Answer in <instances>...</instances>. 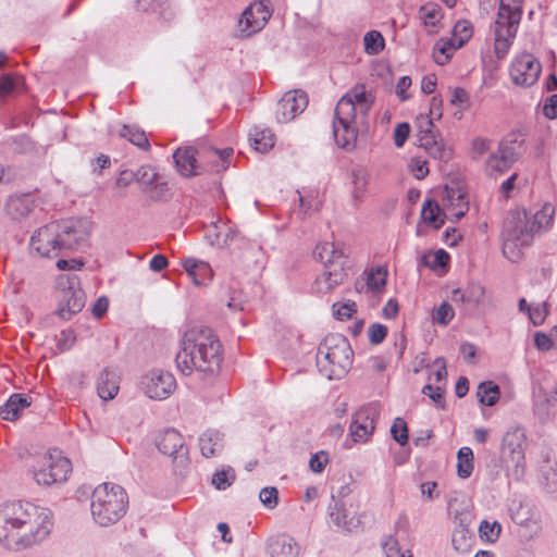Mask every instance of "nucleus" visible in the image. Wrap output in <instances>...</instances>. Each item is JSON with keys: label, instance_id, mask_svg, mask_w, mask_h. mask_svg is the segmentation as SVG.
Segmentation results:
<instances>
[{"label": "nucleus", "instance_id": "8fccbe9b", "mask_svg": "<svg viewBox=\"0 0 557 557\" xmlns=\"http://www.w3.org/2000/svg\"><path fill=\"white\" fill-rule=\"evenodd\" d=\"M502 525L497 521L483 520L479 527L480 537L486 542L494 543L498 540Z\"/></svg>", "mask_w": 557, "mask_h": 557}, {"label": "nucleus", "instance_id": "9d476101", "mask_svg": "<svg viewBox=\"0 0 557 557\" xmlns=\"http://www.w3.org/2000/svg\"><path fill=\"white\" fill-rule=\"evenodd\" d=\"M541 72V62L530 52L517 53L508 67L511 83L520 88L533 86L539 81Z\"/></svg>", "mask_w": 557, "mask_h": 557}, {"label": "nucleus", "instance_id": "423d86ee", "mask_svg": "<svg viewBox=\"0 0 557 557\" xmlns=\"http://www.w3.org/2000/svg\"><path fill=\"white\" fill-rule=\"evenodd\" d=\"M128 495L119 484L104 482L97 485L90 496V515L100 527L117 523L127 512Z\"/></svg>", "mask_w": 557, "mask_h": 557}, {"label": "nucleus", "instance_id": "4468645a", "mask_svg": "<svg viewBox=\"0 0 557 557\" xmlns=\"http://www.w3.org/2000/svg\"><path fill=\"white\" fill-rule=\"evenodd\" d=\"M525 432L519 426L509 429L502 440V457L506 462H511L517 468L522 466L525 449Z\"/></svg>", "mask_w": 557, "mask_h": 557}, {"label": "nucleus", "instance_id": "49530a36", "mask_svg": "<svg viewBox=\"0 0 557 557\" xmlns=\"http://www.w3.org/2000/svg\"><path fill=\"white\" fill-rule=\"evenodd\" d=\"M135 178L136 182L151 189L158 185L159 173L151 165H141L135 172Z\"/></svg>", "mask_w": 557, "mask_h": 557}, {"label": "nucleus", "instance_id": "393cba45", "mask_svg": "<svg viewBox=\"0 0 557 557\" xmlns=\"http://www.w3.org/2000/svg\"><path fill=\"white\" fill-rule=\"evenodd\" d=\"M419 14L429 34H437L440 32L443 26V13L437 4L425 3L420 8Z\"/></svg>", "mask_w": 557, "mask_h": 557}, {"label": "nucleus", "instance_id": "864d4df0", "mask_svg": "<svg viewBox=\"0 0 557 557\" xmlns=\"http://www.w3.org/2000/svg\"><path fill=\"white\" fill-rule=\"evenodd\" d=\"M356 311L357 305L355 301L351 300L333 305V313L335 318L342 321L351 318Z\"/></svg>", "mask_w": 557, "mask_h": 557}, {"label": "nucleus", "instance_id": "c03bdc74", "mask_svg": "<svg viewBox=\"0 0 557 557\" xmlns=\"http://www.w3.org/2000/svg\"><path fill=\"white\" fill-rule=\"evenodd\" d=\"M473 36V25L468 20L458 21L453 29L451 39L456 42V46L461 48L468 42Z\"/></svg>", "mask_w": 557, "mask_h": 557}, {"label": "nucleus", "instance_id": "603ef678", "mask_svg": "<svg viewBox=\"0 0 557 557\" xmlns=\"http://www.w3.org/2000/svg\"><path fill=\"white\" fill-rule=\"evenodd\" d=\"M492 140L486 137H474L470 143V156L480 159L491 150Z\"/></svg>", "mask_w": 557, "mask_h": 557}, {"label": "nucleus", "instance_id": "5701e85b", "mask_svg": "<svg viewBox=\"0 0 557 557\" xmlns=\"http://www.w3.org/2000/svg\"><path fill=\"white\" fill-rule=\"evenodd\" d=\"M196 151L191 147L177 148L173 153V159L178 173L185 177L197 174Z\"/></svg>", "mask_w": 557, "mask_h": 557}, {"label": "nucleus", "instance_id": "6e6552de", "mask_svg": "<svg viewBox=\"0 0 557 557\" xmlns=\"http://www.w3.org/2000/svg\"><path fill=\"white\" fill-rule=\"evenodd\" d=\"M522 15V0H500L493 26V50L498 60L505 59L516 38Z\"/></svg>", "mask_w": 557, "mask_h": 557}, {"label": "nucleus", "instance_id": "cd10ccee", "mask_svg": "<svg viewBox=\"0 0 557 557\" xmlns=\"http://www.w3.org/2000/svg\"><path fill=\"white\" fill-rule=\"evenodd\" d=\"M300 548L293 537L283 535L270 544L271 557H298Z\"/></svg>", "mask_w": 557, "mask_h": 557}, {"label": "nucleus", "instance_id": "de8ad7c7", "mask_svg": "<svg viewBox=\"0 0 557 557\" xmlns=\"http://www.w3.org/2000/svg\"><path fill=\"white\" fill-rule=\"evenodd\" d=\"M387 280V270L382 267L371 269L367 274V285L373 292H381Z\"/></svg>", "mask_w": 557, "mask_h": 557}, {"label": "nucleus", "instance_id": "4be33fe9", "mask_svg": "<svg viewBox=\"0 0 557 557\" xmlns=\"http://www.w3.org/2000/svg\"><path fill=\"white\" fill-rule=\"evenodd\" d=\"M120 389L119 376L111 369H103L97 379V393L103 400L113 399Z\"/></svg>", "mask_w": 557, "mask_h": 557}, {"label": "nucleus", "instance_id": "e433bc0d", "mask_svg": "<svg viewBox=\"0 0 557 557\" xmlns=\"http://www.w3.org/2000/svg\"><path fill=\"white\" fill-rule=\"evenodd\" d=\"M136 2L138 10L152 11L164 20L173 16V10L166 0H137Z\"/></svg>", "mask_w": 557, "mask_h": 557}, {"label": "nucleus", "instance_id": "774afa93", "mask_svg": "<svg viewBox=\"0 0 557 557\" xmlns=\"http://www.w3.org/2000/svg\"><path fill=\"white\" fill-rule=\"evenodd\" d=\"M422 496L429 500H433L438 497L437 483L434 481H428L420 485Z\"/></svg>", "mask_w": 557, "mask_h": 557}, {"label": "nucleus", "instance_id": "f8f14e48", "mask_svg": "<svg viewBox=\"0 0 557 557\" xmlns=\"http://www.w3.org/2000/svg\"><path fill=\"white\" fill-rule=\"evenodd\" d=\"M145 394L157 400L168 398L176 388L173 374L164 370H151L141 381Z\"/></svg>", "mask_w": 557, "mask_h": 557}, {"label": "nucleus", "instance_id": "0eeeda50", "mask_svg": "<svg viewBox=\"0 0 557 557\" xmlns=\"http://www.w3.org/2000/svg\"><path fill=\"white\" fill-rule=\"evenodd\" d=\"M352 363V350L348 341L341 334H329L320 344L317 364L321 374L329 380L342 379Z\"/></svg>", "mask_w": 557, "mask_h": 557}, {"label": "nucleus", "instance_id": "13d9d810", "mask_svg": "<svg viewBox=\"0 0 557 557\" xmlns=\"http://www.w3.org/2000/svg\"><path fill=\"white\" fill-rule=\"evenodd\" d=\"M433 121H434V119L428 114H424V113L419 114L414 122L417 131H418V135L437 132L434 127Z\"/></svg>", "mask_w": 557, "mask_h": 557}, {"label": "nucleus", "instance_id": "2eb2a0df", "mask_svg": "<svg viewBox=\"0 0 557 557\" xmlns=\"http://www.w3.org/2000/svg\"><path fill=\"white\" fill-rule=\"evenodd\" d=\"M271 12L267 4L263 2L251 3L242 14L238 21V32L242 37H249L252 34L261 30Z\"/></svg>", "mask_w": 557, "mask_h": 557}, {"label": "nucleus", "instance_id": "58836bf2", "mask_svg": "<svg viewBox=\"0 0 557 557\" xmlns=\"http://www.w3.org/2000/svg\"><path fill=\"white\" fill-rule=\"evenodd\" d=\"M473 453L470 447H461L457 454V473L459 478L467 479L473 471Z\"/></svg>", "mask_w": 557, "mask_h": 557}, {"label": "nucleus", "instance_id": "f257e3e1", "mask_svg": "<svg viewBox=\"0 0 557 557\" xmlns=\"http://www.w3.org/2000/svg\"><path fill=\"white\" fill-rule=\"evenodd\" d=\"M50 509L30 502L0 506V548L21 553L42 544L53 530Z\"/></svg>", "mask_w": 557, "mask_h": 557}, {"label": "nucleus", "instance_id": "37998d69", "mask_svg": "<svg viewBox=\"0 0 557 557\" xmlns=\"http://www.w3.org/2000/svg\"><path fill=\"white\" fill-rule=\"evenodd\" d=\"M499 387L493 382H483L478 387V397L481 404L493 406L499 399Z\"/></svg>", "mask_w": 557, "mask_h": 557}, {"label": "nucleus", "instance_id": "7ed1b4c3", "mask_svg": "<svg viewBox=\"0 0 557 557\" xmlns=\"http://www.w3.org/2000/svg\"><path fill=\"white\" fill-rule=\"evenodd\" d=\"M554 215L555 208L550 203L543 205L534 213L512 211L503 225V255L512 262L519 261L523 248L531 245L536 234L550 226Z\"/></svg>", "mask_w": 557, "mask_h": 557}, {"label": "nucleus", "instance_id": "bf43d9fd", "mask_svg": "<svg viewBox=\"0 0 557 557\" xmlns=\"http://www.w3.org/2000/svg\"><path fill=\"white\" fill-rule=\"evenodd\" d=\"M387 335V327L381 323H373L368 329L369 341L372 344H380Z\"/></svg>", "mask_w": 557, "mask_h": 557}, {"label": "nucleus", "instance_id": "79ce46f5", "mask_svg": "<svg viewBox=\"0 0 557 557\" xmlns=\"http://www.w3.org/2000/svg\"><path fill=\"white\" fill-rule=\"evenodd\" d=\"M120 136L126 138L129 143L143 150H148L150 148V144L145 132L139 128L124 125L120 132Z\"/></svg>", "mask_w": 557, "mask_h": 557}, {"label": "nucleus", "instance_id": "72a5a7b5", "mask_svg": "<svg viewBox=\"0 0 557 557\" xmlns=\"http://www.w3.org/2000/svg\"><path fill=\"white\" fill-rule=\"evenodd\" d=\"M199 447L205 457L215 455L222 448V436L219 432L207 431L199 437Z\"/></svg>", "mask_w": 557, "mask_h": 557}, {"label": "nucleus", "instance_id": "0e129e2a", "mask_svg": "<svg viewBox=\"0 0 557 557\" xmlns=\"http://www.w3.org/2000/svg\"><path fill=\"white\" fill-rule=\"evenodd\" d=\"M534 344L537 349L547 351L552 349L553 347H557L554 343V337L550 335H546L542 332H536L534 335Z\"/></svg>", "mask_w": 557, "mask_h": 557}, {"label": "nucleus", "instance_id": "bb28decb", "mask_svg": "<svg viewBox=\"0 0 557 557\" xmlns=\"http://www.w3.org/2000/svg\"><path fill=\"white\" fill-rule=\"evenodd\" d=\"M84 307V297L81 292L72 289L64 290L62 304L59 308V314L62 319H70L73 314L79 312Z\"/></svg>", "mask_w": 557, "mask_h": 557}, {"label": "nucleus", "instance_id": "ddd939ff", "mask_svg": "<svg viewBox=\"0 0 557 557\" xmlns=\"http://www.w3.org/2000/svg\"><path fill=\"white\" fill-rule=\"evenodd\" d=\"M442 207L449 219L458 221L469 210V199L466 188L457 183L446 185Z\"/></svg>", "mask_w": 557, "mask_h": 557}, {"label": "nucleus", "instance_id": "a211bd4d", "mask_svg": "<svg viewBox=\"0 0 557 557\" xmlns=\"http://www.w3.org/2000/svg\"><path fill=\"white\" fill-rule=\"evenodd\" d=\"M345 278L346 272L343 265L325 268V270L314 280L313 290L320 295L330 294L339 286Z\"/></svg>", "mask_w": 557, "mask_h": 557}, {"label": "nucleus", "instance_id": "052dcab7", "mask_svg": "<svg viewBox=\"0 0 557 557\" xmlns=\"http://www.w3.org/2000/svg\"><path fill=\"white\" fill-rule=\"evenodd\" d=\"M329 462V456L325 451L321 450L315 453L309 460L310 469L315 473H321Z\"/></svg>", "mask_w": 557, "mask_h": 557}, {"label": "nucleus", "instance_id": "338daca9", "mask_svg": "<svg viewBox=\"0 0 557 557\" xmlns=\"http://www.w3.org/2000/svg\"><path fill=\"white\" fill-rule=\"evenodd\" d=\"M411 86V78L409 76H403L398 79L396 84V95L403 101L409 99V95L407 90Z\"/></svg>", "mask_w": 557, "mask_h": 557}, {"label": "nucleus", "instance_id": "473e14b6", "mask_svg": "<svg viewBox=\"0 0 557 557\" xmlns=\"http://www.w3.org/2000/svg\"><path fill=\"white\" fill-rule=\"evenodd\" d=\"M485 295V288L479 283H471L467 286L465 292L455 289L453 292V300L460 299L473 305H479L483 301Z\"/></svg>", "mask_w": 557, "mask_h": 557}, {"label": "nucleus", "instance_id": "9b49d317", "mask_svg": "<svg viewBox=\"0 0 557 557\" xmlns=\"http://www.w3.org/2000/svg\"><path fill=\"white\" fill-rule=\"evenodd\" d=\"M379 417L376 405L360 407L352 414L348 436L354 443H367L375 430V421Z\"/></svg>", "mask_w": 557, "mask_h": 557}, {"label": "nucleus", "instance_id": "20e7f679", "mask_svg": "<svg viewBox=\"0 0 557 557\" xmlns=\"http://www.w3.org/2000/svg\"><path fill=\"white\" fill-rule=\"evenodd\" d=\"M374 102V97L362 84L351 87L337 102L333 121V135L338 147L351 150L356 147L359 122Z\"/></svg>", "mask_w": 557, "mask_h": 557}, {"label": "nucleus", "instance_id": "4d7b16f0", "mask_svg": "<svg viewBox=\"0 0 557 557\" xmlns=\"http://www.w3.org/2000/svg\"><path fill=\"white\" fill-rule=\"evenodd\" d=\"M234 481V472L231 469L216 471L212 478V484L218 490H225Z\"/></svg>", "mask_w": 557, "mask_h": 557}, {"label": "nucleus", "instance_id": "aec40b11", "mask_svg": "<svg viewBox=\"0 0 557 557\" xmlns=\"http://www.w3.org/2000/svg\"><path fill=\"white\" fill-rule=\"evenodd\" d=\"M369 173L362 168H356L349 175V194L355 205L363 201L368 193Z\"/></svg>", "mask_w": 557, "mask_h": 557}, {"label": "nucleus", "instance_id": "3c124183", "mask_svg": "<svg viewBox=\"0 0 557 557\" xmlns=\"http://www.w3.org/2000/svg\"><path fill=\"white\" fill-rule=\"evenodd\" d=\"M454 317L455 311L453 307L448 302L444 301L438 307L434 308L432 319L434 323L446 326L450 323Z\"/></svg>", "mask_w": 557, "mask_h": 557}, {"label": "nucleus", "instance_id": "39448f33", "mask_svg": "<svg viewBox=\"0 0 557 557\" xmlns=\"http://www.w3.org/2000/svg\"><path fill=\"white\" fill-rule=\"evenodd\" d=\"M89 235L88 221L52 222L33 234L30 249L40 257L55 258L64 250H72L83 245Z\"/></svg>", "mask_w": 557, "mask_h": 557}, {"label": "nucleus", "instance_id": "4c0bfd02", "mask_svg": "<svg viewBox=\"0 0 557 557\" xmlns=\"http://www.w3.org/2000/svg\"><path fill=\"white\" fill-rule=\"evenodd\" d=\"M298 200L300 205V212L307 216L319 211L322 206V200L317 190H310L306 195L298 191Z\"/></svg>", "mask_w": 557, "mask_h": 557}, {"label": "nucleus", "instance_id": "a878e982", "mask_svg": "<svg viewBox=\"0 0 557 557\" xmlns=\"http://www.w3.org/2000/svg\"><path fill=\"white\" fill-rule=\"evenodd\" d=\"M30 405L29 397L22 394H13L7 403L0 408L2 419L8 421L16 420L22 410Z\"/></svg>", "mask_w": 557, "mask_h": 557}, {"label": "nucleus", "instance_id": "a19ab883", "mask_svg": "<svg viewBox=\"0 0 557 557\" xmlns=\"http://www.w3.org/2000/svg\"><path fill=\"white\" fill-rule=\"evenodd\" d=\"M448 262L449 255L444 249L428 251L421 257V263L434 271L446 268Z\"/></svg>", "mask_w": 557, "mask_h": 557}, {"label": "nucleus", "instance_id": "09e8293b", "mask_svg": "<svg viewBox=\"0 0 557 557\" xmlns=\"http://www.w3.org/2000/svg\"><path fill=\"white\" fill-rule=\"evenodd\" d=\"M429 371V381L432 383H437L443 386L446 384L447 379V370L445 359L442 357L436 358L432 364L428 368Z\"/></svg>", "mask_w": 557, "mask_h": 557}, {"label": "nucleus", "instance_id": "b1692460", "mask_svg": "<svg viewBox=\"0 0 557 557\" xmlns=\"http://www.w3.org/2000/svg\"><path fill=\"white\" fill-rule=\"evenodd\" d=\"M184 446V438L174 429L163 431L157 438L158 449L166 456H174Z\"/></svg>", "mask_w": 557, "mask_h": 557}, {"label": "nucleus", "instance_id": "c756f323", "mask_svg": "<svg viewBox=\"0 0 557 557\" xmlns=\"http://www.w3.org/2000/svg\"><path fill=\"white\" fill-rule=\"evenodd\" d=\"M421 216L424 223L437 230L444 224L447 214L436 201L426 200L422 206Z\"/></svg>", "mask_w": 557, "mask_h": 557}, {"label": "nucleus", "instance_id": "1a4fd4ad", "mask_svg": "<svg viewBox=\"0 0 557 557\" xmlns=\"http://www.w3.org/2000/svg\"><path fill=\"white\" fill-rule=\"evenodd\" d=\"M30 473L40 486L62 484L72 473V462L61 450L50 449L35 459Z\"/></svg>", "mask_w": 557, "mask_h": 557}, {"label": "nucleus", "instance_id": "69168bd1", "mask_svg": "<svg viewBox=\"0 0 557 557\" xmlns=\"http://www.w3.org/2000/svg\"><path fill=\"white\" fill-rule=\"evenodd\" d=\"M543 114L549 120L557 117V94L546 99L543 106Z\"/></svg>", "mask_w": 557, "mask_h": 557}, {"label": "nucleus", "instance_id": "6ab92c4d", "mask_svg": "<svg viewBox=\"0 0 557 557\" xmlns=\"http://www.w3.org/2000/svg\"><path fill=\"white\" fill-rule=\"evenodd\" d=\"M181 264L196 286H206L212 281L213 271L208 262L185 258Z\"/></svg>", "mask_w": 557, "mask_h": 557}, {"label": "nucleus", "instance_id": "f03ea898", "mask_svg": "<svg viewBox=\"0 0 557 557\" xmlns=\"http://www.w3.org/2000/svg\"><path fill=\"white\" fill-rule=\"evenodd\" d=\"M222 359V344L213 331L205 326H191L181 338L175 361L178 371L184 375L194 372L214 375L221 368Z\"/></svg>", "mask_w": 557, "mask_h": 557}, {"label": "nucleus", "instance_id": "7c9ffc66", "mask_svg": "<svg viewBox=\"0 0 557 557\" xmlns=\"http://www.w3.org/2000/svg\"><path fill=\"white\" fill-rule=\"evenodd\" d=\"M249 136L250 144L256 151L264 153L274 147V134L269 128L253 127Z\"/></svg>", "mask_w": 557, "mask_h": 557}, {"label": "nucleus", "instance_id": "5fc2aeb1", "mask_svg": "<svg viewBox=\"0 0 557 557\" xmlns=\"http://www.w3.org/2000/svg\"><path fill=\"white\" fill-rule=\"evenodd\" d=\"M259 499L268 509H274L278 504V492L273 486L263 487L259 493Z\"/></svg>", "mask_w": 557, "mask_h": 557}, {"label": "nucleus", "instance_id": "680f3d73", "mask_svg": "<svg viewBox=\"0 0 557 557\" xmlns=\"http://www.w3.org/2000/svg\"><path fill=\"white\" fill-rule=\"evenodd\" d=\"M410 172L413 174V176L418 180L424 178L429 173V168L426 165V161L420 159V158H413L411 159L409 163Z\"/></svg>", "mask_w": 557, "mask_h": 557}, {"label": "nucleus", "instance_id": "a18cd8bd", "mask_svg": "<svg viewBox=\"0 0 557 557\" xmlns=\"http://www.w3.org/2000/svg\"><path fill=\"white\" fill-rule=\"evenodd\" d=\"M519 308L521 311H528L529 319L534 325L542 324L546 319L547 306L545 302L529 306L525 299H521Z\"/></svg>", "mask_w": 557, "mask_h": 557}, {"label": "nucleus", "instance_id": "c9c22d12", "mask_svg": "<svg viewBox=\"0 0 557 557\" xmlns=\"http://www.w3.org/2000/svg\"><path fill=\"white\" fill-rule=\"evenodd\" d=\"M507 157L509 156L506 152H503V154H498L497 152L492 153L485 162L487 175L496 178L504 174L510 166V163L506 161Z\"/></svg>", "mask_w": 557, "mask_h": 557}, {"label": "nucleus", "instance_id": "e2e57ef3", "mask_svg": "<svg viewBox=\"0 0 557 557\" xmlns=\"http://www.w3.org/2000/svg\"><path fill=\"white\" fill-rule=\"evenodd\" d=\"M410 134V126L408 123H399L394 129V144L400 148L404 146Z\"/></svg>", "mask_w": 557, "mask_h": 557}, {"label": "nucleus", "instance_id": "412c9836", "mask_svg": "<svg viewBox=\"0 0 557 557\" xmlns=\"http://www.w3.org/2000/svg\"><path fill=\"white\" fill-rule=\"evenodd\" d=\"M417 136L419 146L422 147L432 158L440 160L449 158L450 151L445 147L438 132Z\"/></svg>", "mask_w": 557, "mask_h": 557}, {"label": "nucleus", "instance_id": "dca6fc26", "mask_svg": "<svg viewBox=\"0 0 557 557\" xmlns=\"http://www.w3.org/2000/svg\"><path fill=\"white\" fill-rule=\"evenodd\" d=\"M308 96L301 90H289L278 100L275 111L278 123H288L305 111Z\"/></svg>", "mask_w": 557, "mask_h": 557}, {"label": "nucleus", "instance_id": "2f4dec72", "mask_svg": "<svg viewBox=\"0 0 557 557\" xmlns=\"http://www.w3.org/2000/svg\"><path fill=\"white\" fill-rule=\"evenodd\" d=\"M458 49L460 48L451 38H441L433 47V59L438 65H445Z\"/></svg>", "mask_w": 557, "mask_h": 557}, {"label": "nucleus", "instance_id": "ea45409f", "mask_svg": "<svg viewBox=\"0 0 557 557\" xmlns=\"http://www.w3.org/2000/svg\"><path fill=\"white\" fill-rule=\"evenodd\" d=\"M385 48V39L379 30H370L363 36V49L368 55H377Z\"/></svg>", "mask_w": 557, "mask_h": 557}, {"label": "nucleus", "instance_id": "f704fd0d", "mask_svg": "<svg viewBox=\"0 0 557 557\" xmlns=\"http://www.w3.org/2000/svg\"><path fill=\"white\" fill-rule=\"evenodd\" d=\"M233 154L232 148H225L222 150L207 149L205 152L206 158L211 162L210 169L215 172L224 171L228 168V159Z\"/></svg>", "mask_w": 557, "mask_h": 557}, {"label": "nucleus", "instance_id": "6e6d98bb", "mask_svg": "<svg viewBox=\"0 0 557 557\" xmlns=\"http://www.w3.org/2000/svg\"><path fill=\"white\" fill-rule=\"evenodd\" d=\"M391 433H392L393 438L398 444H400V445L407 444L408 430H407V424L403 419L397 418L394 420L392 428H391Z\"/></svg>", "mask_w": 557, "mask_h": 557}, {"label": "nucleus", "instance_id": "f3484780", "mask_svg": "<svg viewBox=\"0 0 557 557\" xmlns=\"http://www.w3.org/2000/svg\"><path fill=\"white\" fill-rule=\"evenodd\" d=\"M313 253L314 257L325 265V268H334L335 265H343L345 268V247L341 243H320L317 245Z\"/></svg>", "mask_w": 557, "mask_h": 557}, {"label": "nucleus", "instance_id": "c85d7f7f", "mask_svg": "<svg viewBox=\"0 0 557 557\" xmlns=\"http://www.w3.org/2000/svg\"><path fill=\"white\" fill-rule=\"evenodd\" d=\"M330 519L331 522L337 528L351 532L358 528L360 521L356 517H348L343 505L335 503L333 507L330 508Z\"/></svg>", "mask_w": 557, "mask_h": 557}]
</instances>
